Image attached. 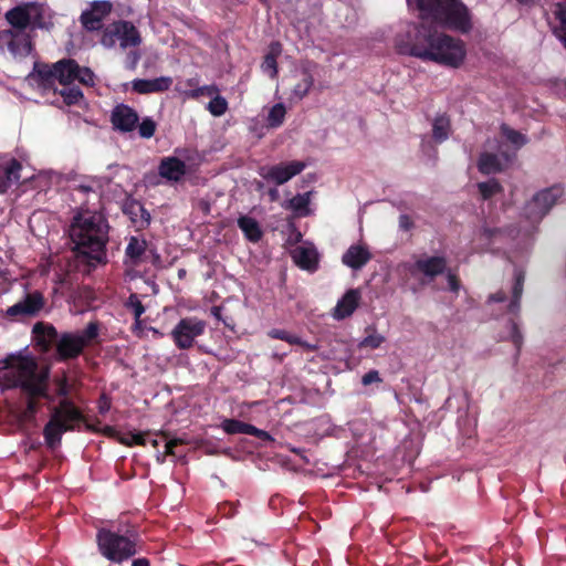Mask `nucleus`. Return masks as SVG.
I'll return each mask as SVG.
<instances>
[{"label": "nucleus", "mask_w": 566, "mask_h": 566, "mask_svg": "<svg viewBox=\"0 0 566 566\" xmlns=\"http://www.w3.org/2000/svg\"><path fill=\"white\" fill-rule=\"evenodd\" d=\"M315 64L305 62L293 72L294 84L291 90V101H302L314 85Z\"/></svg>", "instance_id": "4468645a"}, {"label": "nucleus", "mask_w": 566, "mask_h": 566, "mask_svg": "<svg viewBox=\"0 0 566 566\" xmlns=\"http://www.w3.org/2000/svg\"><path fill=\"white\" fill-rule=\"evenodd\" d=\"M132 566H149V563L145 558H138L133 562Z\"/></svg>", "instance_id": "680f3d73"}, {"label": "nucleus", "mask_w": 566, "mask_h": 566, "mask_svg": "<svg viewBox=\"0 0 566 566\" xmlns=\"http://www.w3.org/2000/svg\"><path fill=\"white\" fill-rule=\"evenodd\" d=\"M125 213L130 217L138 228H145L150 223V213L138 201H132L126 205Z\"/></svg>", "instance_id": "c756f323"}, {"label": "nucleus", "mask_w": 566, "mask_h": 566, "mask_svg": "<svg viewBox=\"0 0 566 566\" xmlns=\"http://www.w3.org/2000/svg\"><path fill=\"white\" fill-rule=\"evenodd\" d=\"M395 43L401 54L452 69L461 66L467 56L462 40L424 24H408Z\"/></svg>", "instance_id": "f257e3e1"}, {"label": "nucleus", "mask_w": 566, "mask_h": 566, "mask_svg": "<svg viewBox=\"0 0 566 566\" xmlns=\"http://www.w3.org/2000/svg\"><path fill=\"white\" fill-rule=\"evenodd\" d=\"M35 396H30L27 407L24 410H22L19 415V421L24 424L34 419V416L38 411V402L34 400Z\"/></svg>", "instance_id": "37998d69"}, {"label": "nucleus", "mask_w": 566, "mask_h": 566, "mask_svg": "<svg viewBox=\"0 0 566 566\" xmlns=\"http://www.w3.org/2000/svg\"><path fill=\"white\" fill-rule=\"evenodd\" d=\"M184 441L181 439H167L165 438V455L166 454H176V447L181 444Z\"/></svg>", "instance_id": "864d4df0"}, {"label": "nucleus", "mask_w": 566, "mask_h": 566, "mask_svg": "<svg viewBox=\"0 0 566 566\" xmlns=\"http://www.w3.org/2000/svg\"><path fill=\"white\" fill-rule=\"evenodd\" d=\"M562 193L563 190L556 186L538 191L526 207L527 216L535 221L539 220L556 203Z\"/></svg>", "instance_id": "ddd939ff"}, {"label": "nucleus", "mask_w": 566, "mask_h": 566, "mask_svg": "<svg viewBox=\"0 0 566 566\" xmlns=\"http://www.w3.org/2000/svg\"><path fill=\"white\" fill-rule=\"evenodd\" d=\"M115 34L117 44L122 49L137 46L140 43L139 32L127 21H119L115 23Z\"/></svg>", "instance_id": "a878e982"}, {"label": "nucleus", "mask_w": 566, "mask_h": 566, "mask_svg": "<svg viewBox=\"0 0 566 566\" xmlns=\"http://www.w3.org/2000/svg\"><path fill=\"white\" fill-rule=\"evenodd\" d=\"M29 83L39 91H57L56 84L61 88L60 95L69 105L77 104L83 94L78 87L67 86L74 81L84 85L94 84V73L88 67H80L74 60H60L53 64H35L33 71L28 76Z\"/></svg>", "instance_id": "f03ea898"}, {"label": "nucleus", "mask_w": 566, "mask_h": 566, "mask_svg": "<svg viewBox=\"0 0 566 566\" xmlns=\"http://www.w3.org/2000/svg\"><path fill=\"white\" fill-rule=\"evenodd\" d=\"M119 441L126 446L146 444V438L142 433H126L119 437Z\"/></svg>", "instance_id": "09e8293b"}, {"label": "nucleus", "mask_w": 566, "mask_h": 566, "mask_svg": "<svg viewBox=\"0 0 566 566\" xmlns=\"http://www.w3.org/2000/svg\"><path fill=\"white\" fill-rule=\"evenodd\" d=\"M513 156L500 148L499 154L484 151L479 159V170L482 174H495L505 169L512 163Z\"/></svg>", "instance_id": "2eb2a0df"}, {"label": "nucleus", "mask_w": 566, "mask_h": 566, "mask_svg": "<svg viewBox=\"0 0 566 566\" xmlns=\"http://www.w3.org/2000/svg\"><path fill=\"white\" fill-rule=\"evenodd\" d=\"M280 44H273L271 46L270 53L265 55L264 61L261 64L262 71L272 78H274L277 75L276 56L280 54Z\"/></svg>", "instance_id": "f704fd0d"}, {"label": "nucleus", "mask_w": 566, "mask_h": 566, "mask_svg": "<svg viewBox=\"0 0 566 566\" xmlns=\"http://www.w3.org/2000/svg\"><path fill=\"white\" fill-rule=\"evenodd\" d=\"M206 327V322L198 317H185L176 324L170 335L177 348L189 349L195 345L196 339L203 335Z\"/></svg>", "instance_id": "1a4fd4ad"}, {"label": "nucleus", "mask_w": 566, "mask_h": 566, "mask_svg": "<svg viewBox=\"0 0 566 566\" xmlns=\"http://www.w3.org/2000/svg\"><path fill=\"white\" fill-rule=\"evenodd\" d=\"M42 15V7L36 2H27L17 6L6 13L9 29L31 30L39 23Z\"/></svg>", "instance_id": "9b49d317"}, {"label": "nucleus", "mask_w": 566, "mask_h": 566, "mask_svg": "<svg viewBox=\"0 0 566 566\" xmlns=\"http://www.w3.org/2000/svg\"><path fill=\"white\" fill-rule=\"evenodd\" d=\"M294 345H300L305 350H308V352L316 350L318 348V346L316 344H310V343H306V342H304L302 339H301V343H295Z\"/></svg>", "instance_id": "bf43d9fd"}, {"label": "nucleus", "mask_w": 566, "mask_h": 566, "mask_svg": "<svg viewBox=\"0 0 566 566\" xmlns=\"http://www.w3.org/2000/svg\"><path fill=\"white\" fill-rule=\"evenodd\" d=\"M101 181L96 178H85L76 187L74 191L77 196L88 195L93 199H98L101 191Z\"/></svg>", "instance_id": "72a5a7b5"}, {"label": "nucleus", "mask_w": 566, "mask_h": 566, "mask_svg": "<svg viewBox=\"0 0 566 566\" xmlns=\"http://www.w3.org/2000/svg\"><path fill=\"white\" fill-rule=\"evenodd\" d=\"M524 275L518 272L515 274V284L512 290V300L509 305L511 313H517L520 311V300L523 292Z\"/></svg>", "instance_id": "e433bc0d"}, {"label": "nucleus", "mask_w": 566, "mask_h": 566, "mask_svg": "<svg viewBox=\"0 0 566 566\" xmlns=\"http://www.w3.org/2000/svg\"><path fill=\"white\" fill-rule=\"evenodd\" d=\"M127 307L134 313V316L137 322L145 312V307L143 306L142 302L139 301L136 294H132L129 296Z\"/></svg>", "instance_id": "de8ad7c7"}, {"label": "nucleus", "mask_w": 566, "mask_h": 566, "mask_svg": "<svg viewBox=\"0 0 566 566\" xmlns=\"http://www.w3.org/2000/svg\"><path fill=\"white\" fill-rule=\"evenodd\" d=\"M311 195L312 192L296 195L284 205V208L291 210L296 217L310 216L312 213Z\"/></svg>", "instance_id": "c85d7f7f"}, {"label": "nucleus", "mask_w": 566, "mask_h": 566, "mask_svg": "<svg viewBox=\"0 0 566 566\" xmlns=\"http://www.w3.org/2000/svg\"><path fill=\"white\" fill-rule=\"evenodd\" d=\"M450 135V119L446 115H438L432 122V138L437 143H443Z\"/></svg>", "instance_id": "2f4dec72"}, {"label": "nucleus", "mask_w": 566, "mask_h": 566, "mask_svg": "<svg viewBox=\"0 0 566 566\" xmlns=\"http://www.w3.org/2000/svg\"><path fill=\"white\" fill-rule=\"evenodd\" d=\"M360 298L361 295L359 290H348L333 308L332 316L337 321L350 316L358 307Z\"/></svg>", "instance_id": "6ab92c4d"}, {"label": "nucleus", "mask_w": 566, "mask_h": 566, "mask_svg": "<svg viewBox=\"0 0 566 566\" xmlns=\"http://www.w3.org/2000/svg\"><path fill=\"white\" fill-rule=\"evenodd\" d=\"M147 252V241L143 237L133 235L128 239L125 250V264L135 268L144 262Z\"/></svg>", "instance_id": "4be33fe9"}, {"label": "nucleus", "mask_w": 566, "mask_h": 566, "mask_svg": "<svg viewBox=\"0 0 566 566\" xmlns=\"http://www.w3.org/2000/svg\"><path fill=\"white\" fill-rule=\"evenodd\" d=\"M219 93V88L216 85H206L191 91L188 95L190 97H199L201 95L213 96Z\"/></svg>", "instance_id": "3c124183"}, {"label": "nucleus", "mask_w": 566, "mask_h": 566, "mask_svg": "<svg viewBox=\"0 0 566 566\" xmlns=\"http://www.w3.org/2000/svg\"><path fill=\"white\" fill-rule=\"evenodd\" d=\"M292 259L303 270L315 271L318 263V253L314 245L304 243L292 250Z\"/></svg>", "instance_id": "412c9836"}, {"label": "nucleus", "mask_w": 566, "mask_h": 566, "mask_svg": "<svg viewBox=\"0 0 566 566\" xmlns=\"http://www.w3.org/2000/svg\"><path fill=\"white\" fill-rule=\"evenodd\" d=\"M305 167V163L293 160L272 166H263L259 169V175L268 181H272L276 185H283L294 176L301 174Z\"/></svg>", "instance_id": "f8f14e48"}, {"label": "nucleus", "mask_w": 566, "mask_h": 566, "mask_svg": "<svg viewBox=\"0 0 566 566\" xmlns=\"http://www.w3.org/2000/svg\"><path fill=\"white\" fill-rule=\"evenodd\" d=\"M138 115L136 111L127 105H117L112 112V123L120 132H132L137 127Z\"/></svg>", "instance_id": "a211bd4d"}, {"label": "nucleus", "mask_w": 566, "mask_h": 566, "mask_svg": "<svg viewBox=\"0 0 566 566\" xmlns=\"http://www.w3.org/2000/svg\"><path fill=\"white\" fill-rule=\"evenodd\" d=\"M253 426L234 420V419H227L222 422V429L229 433V434H235V433H243V434H251Z\"/></svg>", "instance_id": "4c0bfd02"}, {"label": "nucleus", "mask_w": 566, "mask_h": 566, "mask_svg": "<svg viewBox=\"0 0 566 566\" xmlns=\"http://www.w3.org/2000/svg\"><path fill=\"white\" fill-rule=\"evenodd\" d=\"M156 132V123L147 117L142 120V123L138 125V134L143 138H150L154 136Z\"/></svg>", "instance_id": "49530a36"}, {"label": "nucleus", "mask_w": 566, "mask_h": 566, "mask_svg": "<svg viewBox=\"0 0 566 566\" xmlns=\"http://www.w3.org/2000/svg\"><path fill=\"white\" fill-rule=\"evenodd\" d=\"M446 269V260L440 256H432L418 260L411 269V274L422 273L423 275L432 279L442 273Z\"/></svg>", "instance_id": "bb28decb"}, {"label": "nucleus", "mask_w": 566, "mask_h": 566, "mask_svg": "<svg viewBox=\"0 0 566 566\" xmlns=\"http://www.w3.org/2000/svg\"><path fill=\"white\" fill-rule=\"evenodd\" d=\"M268 335L271 338L284 340L291 345H294L295 343H301V338L298 336L291 334L285 329L273 328L268 333Z\"/></svg>", "instance_id": "a18cd8bd"}, {"label": "nucleus", "mask_w": 566, "mask_h": 566, "mask_svg": "<svg viewBox=\"0 0 566 566\" xmlns=\"http://www.w3.org/2000/svg\"><path fill=\"white\" fill-rule=\"evenodd\" d=\"M138 59H139V55L136 53H133V65H135L137 63Z\"/></svg>", "instance_id": "338daca9"}, {"label": "nucleus", "mask_w": 566, "mask_h": 566, "mask_svg": "<svg viewBox=\"0 0 566 566\" xmlns=\"http://www.w3.org/2000/svg\"><path fill=\"white\" fill-rule=\"evenodd\" d=\"M479 192L484 200L502 192L503 188L496 179H490L485 182L478 184Z\"/></svg>", "instance_id": "ea45409f"}, {"label": "nucleus", "mask_w": 566, "mask_h": 566, "mask_svg": "<svg viewBox=\"0 0 566 566\" xmlns=\"http://www.w3.org/2000/svg\"><path fill=\"white\" fill-rule=\"evenodd\" d=\"M115 23L105 30L102 36V44L105 48H114L117 44V39L115 36Z\"/></svg>", "instance_id": "8fccbe9b"}, {"label": "nucleus", "mask_w": 566, "mask_h": 566, "mask_svg": "<svg viewBox=\"0 0 566 566\" xmlns=\"http://www.w3.org/2000/svg\"><path fill=\"white\" fill-rule=\"evenodd\" d=\"M80 420V412L69 402H62L60 407L54 408L43 432L48 446L55 448L63 432L73 429Z\"/></svg>", "instance_id": "0eeeda50"}, {"label": "nucleus", "mask_w": 566, "mask_h": 566, "mask_svg": "<svg viewBox=\"0 0 566 566\" xmlns=\"http://www.w3.org/2000/svg\"><path fill=\"white\" fill-rule=\"evenodd\" d=\"M208 109L213 116H221L228 109V103L226 98L220 96L218 93L213 95V98L208 104Z\"/></svg>", "instance_id": "79ce46f5"}, {"label": "nucleus", "mask_w": 566, "mask_h": 566, "mask_svg": "<svg viewBox=\"0 0 566 566\" xmlns=\"http://www.w3.org/2000/svg\"><path fill=\"white\" fill-rule=\"evenodd\" d=\"M111 10L112 4L108 1H95L88 10L82 13V24L90 31L98 30Z\"/></svg>", "instance_id": "dca6fc26"}, {"label": "nucleus", "mask_w": 566, "mask_h": 566, "mask_svg": "<svg viewBox=\"0 0 566 566\" xmlns=\"http://www.w3.org/2000/svg\"><path fill=\"white\" fill-rule=\"evenodd\" d=\"M71 238L80 256L90 265L106 261L105 245L108 240V224L96 211L82 210L71 226Z\"/></svg>", "instance_id": "7ed1b4c3"}, {"label": "nucleus", "mask_w": 566, "mask_h": 566, "mask_svg": "<svg viewBox=\"0 0 566 566\" xmlns=\"http://www.w3.org/2000/svg\"><path fill=\"white\" fill-rule=\"evenodd\" d=\"M504 235L500 229L491 228L489 224L483 223L472 238V249L475 251L489 250L492 245L500 242Z\"/></svg>", "instance_id": "f3484780"}, {"label": "nucleus", "mask_w": 566, "mask_h": 566, "mask_svg": "<svg viewBox=\"0 0 566 566\" xmlns=\"http://www.w3.org/2000/svg\"><path fill=\"white\" fill-rule=\"evenodd\" d=\"M0 51H7L13 59L27 57L32 51L30 31L19 29L1 30Z\"/></svg>", "instance_id": "9d476101"}, {"label": "nucleus", "mask_w": 566, "mask_h": 566, "mask_svg": "<svg viewBox=\"0 0 566 566\" xmlns=\"http://www.w3.org/2000/svg\"><path fill=\"white\" fill-rule=\"evenodd\" d=\"M371 259V253L366 244H353L342 256V262L353 269L360 270Z\"/></svg>", "instance_id": "5701e85b"}, {"label": "nucleus", "mask_w": 566, "mask_h": 566, "mask_svg": "<svg viewBox=\"0 0 566 566\" xmlns=\"http://www.w3.org/2000/svg\"><path fill=\"white\" fill-rule=\"evenodd\" d=\"M250 436H254L261 440H264V441H273V438L271 437V434L264 430H261V429H258L256 427L253 426L252 428V431H251V434Z\"/></svg>", "instance_id": "6e6d98bb"}, {"label": "nucleus", "mask_w": 566, "mask_h": 566, "mask_svg": "<svg viewBox=\"0 0 566 566\" xmlns=\"http://www.w3.org/2000/svg\"><path fill=\"white\" fill-rule=\"evenodd\" d=\"M172 78L169 76H160L157 78L146 80L137 78L132 82V88L139 94L159 93L169 90Z\"/></svg>", "instance_id": "393cba45"}, {"label": "nucleus", "mask_w": 566, "mask_h": 566, "mask_svg": "<svg viewBox=\"0 0 566 566\" xmlns=\"http://www.w3.org/2000/svg\"><path fill=\"white\" fill-rule=\"evenodd\" d=\"M501 132L505 140L511 143L515 149L521 148L527 142L526 137L523 134L510 128L506 125H503L501 127Z\"/></svg>", "instance_id": "a19ab883"}, {"label": "nucleus", "mask_w": 566, "mask_h": 566, "mask_svg": "<svg viewBox=\"0 0 566 566\" xmlns=\"http://www.w3.org/2000/svg\"><path fill=\"white\" fill-rule=\"evenodd\" d=\"M411 10H417L422 20H429L450 30L468 32L471 17L459 0H407Z\"/></svg>", "instance_id": "39448f33"}, {"label": "nucleus", "mask_w": 566, "mask_h": 566, "mask_svg": "<svg viewBox=\"0 0 566 566\" xmlns=\"http://www.w3.org/2000/svg\"><path fill=\"white\" fill-rule=\"evenodd\" d=\"M505 339H509L513 343L515 349L520 352L522 345H523V335L521 331L518 329V326L515 322L510 323L509 333L506 336H504Z\"/></svg>", "instance_id": "c03bdc74"}, {"label": "nucleus", "mask_w": 566, "mask_h": 566, "mask_svg": "<svg viewBox=\"0 0 566 566\" xmlns=\"http://www.w3.org/2000/svg\"><path fill=\"white\" fill-rule=\"evenodd\" d=\"M491 302H503L505 300V294L503 292H497L490 295L489 298Z\"/></svg>", "instance_id": "052dcab7"}, {"label": "nucleus", "mask_w": 566, "mask_h": 566, "mask_svg": "<svg viewBox=\"0 0 566 566\" xmlns=\"http://www.w3.org/2000/svg\"><path fill=\"white\" fill-rule=\"evenodd\" d=\"M386 340V337L379 334L374 326L366 328V336L359 342V348H379Z\"/></svg>", "instance_id": "c9c22d12"}, {"label": "nucleus", "mask_w": 566, "mask_h": 566, "mask_svg": "<svg viewBox=\"0 0 566 566\" xmlns=\"http://www.w3.org/2000/svg\"><path fill=\"white\" fill-rule=\"evenodd\" d=\"M98 334L96 323H90L85 329L77 333H65L56 340V350L62 359L78 356L83 348Z\"/></svg>", "instance_id": "6e6552de"}, {"label": "nucleus", "mask_w": 566, "mask_h": 566, "mask_svg": "<svg viewBox=\"0 0 566 566\" xmlns=\"http://www.w3.org/2000/svg\"><path fill=\"white\" fill-rule=\"evenodd\" d=\"M269 196L271 198L272 201H275L277 198H279V191L277 189H271L269 191Z\"/></svg>", "instance_id": "e2e57ef3"}, {"label": "nucleus", "mask_w": 566, "mask_h": 566, "mask_svg": "<svg viewBox=\"0 0 566 566\" xmlns=\"http://www.w3.org/2000/svg\"><path fill=\"white\" fill-rule=\"evenodd\" d=\"M158 174L167 181H179L186 174V164L174 156L165 157L159 164Z\"/></svg>", "instance_id": "b1692460"}, {"label": "nucleus", "mask_w": 566, "mask_h": 566, "mask_svg": "<svg viewBox=\"0 0 566 566\" xmlns=\"http://www.w3.org/2000/svg\"><path fill=\"white\" fill-rule=\"evenodd\" d=\"M104 431L108 436L115 434V429H113L112 427H105Z\"/></svg>", "instance_id": "69168bd1"}, {"label": "nucleus", "mask_w": 566, "mask_h": 566, "mask_svg": "<svg viewBox=\"0 0 566 566\" xmlns=\"http://www.w3.org/2000/svg\"><path fill=\"white\" fill-rule=\"evenodd\" d=\"M49 368L40 367L30 355L12 354L0 360V386L21 388L29 396L48 398Z\"/></svg>", "instance_id": "20e7f679"}, {"label": "nucleus", "mask_w": 566, "mask_h": 566, "mask_svg": "<svg viewBox=\"0 0 566 566\" xmlns=\"http://www.w3.org/2000/svg\"><path fill=\"white\" fill-rule=\"evenodd\" d=\"M448 286L452 292H458L460 289V284L455 277V275L449 273L448 274Z\"/></svg>", "instance_id": "4d7b16f0"}, {"label": "nucleus", "mask_w": 566, "mask_h": 566, "mask_svg": "<svg viewBox=\"0 0 566 566\" xmlns=\"http://www.w3.org/2000/svg\"><path fill=\"white\" fill-rule=\"evenodd\" d=\"M111 408V402L106 397H102L99 400V411L105 413Z\"/></svg>", "instance_id": "13d9d810"}, {"label": "nucleus", "mask_w": 566, "mask_h": 566, "mask_svg": "<svg viewBox=\"0 0 566 566\" xmlns=\"http://www.w3.org/2000/svg\"><path fill=\"white\" fill-rule=\"evenodd\" d=\"M60 394H61V395H64V394H65V389H64V386H63V385L61 386Z\"/></svg>", "instance_id": "774afa93"}, {"label": "nucleus", "mask_w": 566, "mask_h": 566, "mask_svg": "<svg viewBox=\"0 0 566 566\" xmlns=\"http://www.w3.org/2000/svg\"><path fill=\"white\" fill-rule=\"evenodd\" d=\"M33 333L35 337L36 345H39L42 350H48L53 342L56 340L57 333L56 329L43 323H38L33 327Z\"/></svg>", "instance_id": "cd10ccee"}, {"label": "nucleus", "mask_w": 566, "mask_h": 566, "mask_svg": "<svg viewBox=\"0 0 566 566\" xmlns=\"http://www.w3.org/2000/svg\"><path fill=\"white\" fill-rule=\"evenodd\" d=\"M413 227V222L407 214H401L399 217V228L403 231H409Z\"/></svg>", "instance_id": "5fc2aeb1"}, {"label": "nucleus", "mask_w": 566, "mask_h": 566, "mask_svg": "<svg viewBox=\"0 0 566 566\" xmlns=\"http://www.w3.org/2000/svg\"><path fill=\"white\" fill-rule=\"evenodd\" d=\"M553 13L559 22V25L554 28V33L566 48V1L556 3Z\"/></svg>", "instance_id": "473e14b6"}, {"label": "nucleus", "mask_w": 566, "mask_h": 566, "mask_svg": "<svg viewBox=\"0 0 566 566\" xmlns=\"http://www.w3.org/2000/svg\"><path fill=\"white\" fill-rule=\"evenodd\" d=\"M43 296L35 292L28 294L22 301L10 306L7 310V314L12 317L19 315H34L43 307Z\"/></svg>", "instance_id": "aec40b11"}, {"label": "nucleus", "mask_w": 566, "mask_h": 566, "mask_svg": "<svg viewBox=\"0 0 566 566\" xmlns=\"http://www.w3.org/2000/svg\"><path fill=\"white\" fill-rule=\"evenodd\" d=\"M286 108L284 104L277 103L273 105L268 114V125L272 128L280 127L285 118Z\"/></svg>", "instance_id": "58836bf2"}, {"label": "nucleus", "mask_w": 566, "mask_h": 566, "mask_svg": "<svg viewBox=\"0 0 566 566\" xmlns=\"http://www.w3.org/2000/svg\"><path fill=\"white\" fill-rule=\"evenodd\" d=\"M96 539L101 554L114 563H122L137 553L135 541L108 530H99Z\"/></svg>", "instance_id": "423d86ee"}, {"label": "nucleus", "mask_w": 566, "mask_h": 566, "mask_svg": "<svg viewBox=\"0 0 566 566\" xmlns=\"http://www.w3.org/2000/svg\"><path fill=\"white\" fill-rule=\"evenodd\" d=\"M238 226L249 241L258 242L261 240L263 232L255 219L242 216L238 219Z\"/></svg>", "instance_id": "7c9ffc66"}, {"label": "nucleus", "mask_w": 566, "mask_h": 566, "mask_svg": "<svg viewBox=\"0 0 566 566\" xmlns=\"http://www.w3.org/2000/svg\"><path fill=\"white\" fill-rule=\"evenodd\" d=\"M380 381H381V378L377 370H369L361 378V382L364 386H369L371 384L380 382Z\"/></svg>", "instance_id": "603ef678"}, {"label": "nucleus", "mask_w": 566, "mask_h": 566, "mask_svg": "<svg viewBox=\"0 0 566 566\" xmlns=\"http://www.w3.org/2000/svg\"><path fill=\"white\" fill-rule=\"evenodd\" d=\"M20 169V165L18 163H12V165L9 168L8 174L11 175Z\"/></svg>", "instance_id": "0e129e2a"}]
</instances>
